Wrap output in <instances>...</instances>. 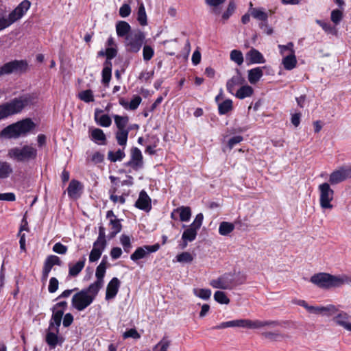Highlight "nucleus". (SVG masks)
<instances>
[{"label":"nucleus","mask_w":351,"mask_h":351,"mask_svg":"<svg viewBox=\"0 0 351 351\" xmlns=\"http://www.w3.org/2000/svg\"><path fill=\"white\" fill-rule=\"evenodd\" d=\"M236 72L237 74L232 76L226 83L227 90L231 94H234L236 86L242 85L245 82L241 71L239 69H236Z\"/></svg>","instance_id":"obj_19"},{"label":"nucleus","mask_w":351,"mask_h":351,"mask_svg":"<svg viewBox=\"0 0 351 351\" xmlns=\"http://www.w3.org/2000/svg\"><path fill=\"white\" fill-rule=\"evenodd\" d=\"M67 247L60 242L56 243L53 246V251L59 254H65L67 252Z\"/></svg>","instance_id":"obj_62"},{"label":"nucleus","mask_w":351,"mask_h":351,"mask_svg":"<svg viewBox=\"0 0 351 351\" xmlns=\"http://www.w3.org/2000/svg\"><path fill=\"white\" fill-rule=\"evenodd\" d=\"M330 184L328 182H324L318 186L320 207L324 210L333 208L331 202L334 199L335 191Z\"/></svg>","instance_id":"obj_9"},{"label":"nucleus","mask_w":351,"mask_h":351,"mask_svg":"<svg viewBox=\"0 0 351 351\" xmlns=\"http://www.w3.org/2000/svg\"><path fill=\"white\" fill-rule=\"evenodd\" d=\"M145 38V34L141 30H134L130 32L125 38L126 50L131 53L138 52L143 44Z\"/></svg>","instance_id":"obj_8"},{"label":"nucleus","mask_w":351,"mask_h":351,"mask_svg":"<svg viewBox=\"0 0 351 351\" xmlns=\"http://www.w3.org/2000/svg\"><path fill=\"white\" fill-rule=\"evenodd\" d=\"M251 16L260 21L259 27L263 29V27H267L268 14L263 8H255L249 9Z\"/></svg>","instance_id":"obj_16"},{"label":"nucleus","mask_w":351,"mask_h":351,"mask_svg":"<svg viewBox=\"0 0 351 351\" xmlns=\"http://www.w3.org/2000/svg\"><path fill=\"white\" fill-rule=\"evenodd\" d=\"M78 97L84 102L88 103L94 101L93 91L90 89L83 90L78 95Z\"/></svg>","instance_id":"obj_51"},{"label":"nucleus","mask_w":351,"mask_h":351,"mask_svg":"<svg viewBox=\"0 0 351 351\" xmlns=\"http://www.w3.org/2000/svg\"><path fill=\"white\" fill-rule=\"evenodd\" d=\"M226 0H205L206 3L213 7V12L215 14H219V10L217 7L221 4H223Z\"/></svg>","instance_id":"obj_54"},{"label":"nucleus","mask_w":351,"mask_h":351,"mask_svg":"<svg viewBox=\"0 0 351 351\" xmlns=\"http://www.w3.org/2000/svg\"><path fill=\"white\" fill-rule=\"evenodd\" d=\"M58 334L56 330H49L47 332L45 341L47 343L52 347L55 348L58 344Z\"/></svg>","instance_id":"obj_43"},{"label":"nucleus","mask_w":351,"mask_h":351,"mask_svg":"<svg viewBox=\"0 0 351 351\" xmlns=\"http://www.w3.org/2000/svg\"><path fill=\"white\" fill-rule=\"evenodd\" d=\"M339 311V309L334 304L324 306H313L311 313L322 315L324 316H332Z\"/></svg>","instance_id":"obj_17"},{"label":"nucleus","mask_w":351,"mask_h":351,"mask_svg":"<svg viewBox=\"0 0 351 351\" xmlns=\"http://www.w3.org/2000/svg\"><path fill=\"white\" fill-rule=\"evenodd\" d=\"M236 3L234 0H230L226 10L222 14V19L227 21L230 16L234 12Z\"/></svg>","instance_id":"obj_50"},{"label":"nucleus","mask_w":351,"mask_h":351,"mask_svg":"<svg viewBox=\"0 0 351 351\" xmlns=\"http://www.w3.org/2000/svg\"><path fill=\"white\" fill-rule=\"evenodd\" d=\"M137 20L138 23L144 26L147 23V14L145 9L144 4L141 3L138 6V13H137Z\"/></svg>","instance_id":"obj_45"},{"label":"nucleus","mask_w":351,"mask_h":351,"mask_svg":"<svg viewBox=\"0 0 351 351\" xmlns=\"http://www.w3.org/2000/svg\"><path fill=\"white\" fill-rule=\"evenodd\" d=\"M343 18V12L339 10H334L331 12V21L336 25L339 24Z\"/></svg>","instance_id":"obj_57"},{"label":"nucleus","mask_w":351,"mask_h":351,"mask_svg":"<svg viewBox=\"0 0 351 351\" xmlns=\"http://www.w3.org/2000/svg\"><path fill=\"white\" fill-rule=\"evenodd\" d=\"M214 299L219 304H228L230 303V299L227 297L226 293L221 291H217L214 293Z\"/></svg>","instance_id":"obj_49"},{"label":"nucleus","mask_w":351,"mask_h":351,"mask_svg":"<svg viewBox=\"0 0 351 351\" xmlns=\"http://www.w3.org/2000/svg\"><path fill=\"white\" fill-rule=\"evenodd\" d=\"M154 54V49L149 45H145L143 49V56L145 61L150 60Z\"/></svg>","instance_id":"obj_55"},{"label":"nucleus","mask_w":351,"mask_h":351,"mask_svg":"<svg viewBox=\"0 0 351 351\" xmlns=\"http://www.w3.org/2000/svg\"><path fill=\"white\" fill-rule=\"evenodd\" d=\"M112 76V62L105 61L104 64V69L102 70V83L108 86Z\"/></svg>","instance_id":"obj_29"},{"label":"nucleus","mask_w":351,"mask_h":351,"mask_svg":"<svg viewBox=\"0 0 351 351\" xmlns=\"http://www.w3.org/2000/svg\"><path fill=\"white\" fill-rule=\"evenodd\" d=\"M30 5L28 0H24L9 14L8 17L0 18V31L20 19L29 10Z\"/></svg>","instance_id":"obj_7"},{"label":"nucleus","mask_w":351,"mask_h":351,"mask_svg":"<svg viewBox=\"0 0 351 351\" xmlns=\"http://www.w3.org/2000/svg\"><path fill=\"white\" fill-rule=\"evenodd\" d=\"M110 226L111 232H110L108 237L109 239L114 238L119 232H121L122 225L119 219H112L109 221Z\"/></svg>","instance_id":"obj_35"},{"label":"nucleus","mask_w":351,"mask_h":351,"mask_svg":"<svg viewBox=\"0 0 351 351\" xmlns=\"http://www.w3.org/2000/svg\"><path fill=\"white\" fill-rule=\"evenodd\" d=\"M53 314L49 322V330H56V333H59V327L61 324L62 316L64 315L63 310L52 311Z\"/></svg>","instance_id":"obj_23"},{"label":"nucleus","mask_w":351,"mask_h":351,"mask_svg":"<svg viewBox=\"0 0 351 351\" xmlns=\"http://www.w3.org/2000/svg\"><path fill=\"white\" fill-rule=\"evenodd\" d=\"M99 291L89 285L74 294L72 297V306L78 311H82L95 300Z\"/></svg>","instance_id":"obj_5"},{"label":"nucleus","mask_w":351,"mask_h":351,"mask_svg":"<svg viewBox=\"0 0 351 351\" xmlns=\"http://www.w3.org/2000/svg\"><path fill=\"white\" fill-rule=\"evenodd\" d=\"M254 89L249 85L242 86L235 93L236 97L243 99L253 95Z\"/></svg>","instance_id":"obj_36"},{"label":"nucleus","mask_w":351,"mask_h":351,"mask_svg":"<svg viewBox=\"0 0 351 351\" xmlns=\"http://www.w3.org/2000/svg\"><path fill=\"white\" fill-rule=\"evenodd\" d=\"M174 212L179 213L182 221H188L191 216V210L189 206H180L174 209Z\"/></svg>","instance_id":"obj_38"},{"label":"nucleus","mask_w":351,"mask_h":351,"mask_svg":"<svg viewBox=\"0 0 351 351\" xmlns=\"http://www.w3.org/2000/svg\"><path fill=\"white\" fill-rule=\"evenodd\" d=\"M125 156L124 148L119 149L117 152L109 151L108 152V159L113 162L121 161Z\"/></svg>","instance_id":"obj_40"},{"label":"nucleus","mask_w":351,"mask_h":351,"mask_svg":"<svg viewBox=\"0 0 351 351\" xmlns=\"http://www.w3.org/2000/svg\"><path fill=\"white\" fill-rule=\"evenodd\" d=\"M36 125L30 119H25L11 124L0 132V137L7 139L25 136L34 129Z\"/></svg>","instance_id":"obj_4"},{"label":"nucleus","mask_w":351,"mask_h":351,"mask_svg":"<svg viewBox=\"0 0 351 351\" xmlns=\"http://www.w3.org/2000/svg\"><path fill=\"white\" fill-rule=\"evenodd\" d=\"M262 335L266 339L272 341H278L279 338L283 337V335L282 334L277 332H265Z\"/></svg>","instance_id":"obj_60"},{"label":"nucleus","mask_w":351,"mask_h":351,"mask_svg":"<svg viewBox=\"0 0 351 351\" xmlns=\"http://www.w3.org/2000/svg\"><path fill=\"white\" fill-rule=\"evenodd\" d=\"M219 113L225 114L232 109V101L230 99H226L219 104Z\"/></svg>","instance_id":"obj_48"},{"label":"nucleus","mask_w":351,"mask_h":351,"mask_svg":"<svg viewBox=\"0 0 351 351\" xmlns=\"http://www.w3.org/2000/svg\"><path fill=\"white\" fill-rule=\"evenodd\" d=\"M130 13L131 8L128 4H123L119 9V15L123 18L128 16L130 14Z\"/></svg>","instance_id":"obj_63"},{"label":"nucleus","mask_w":351,"mask_h":351,"mask_svg":"<svg viewBox=\"0 0 351 351\" xmlns=\"http://www.w3.org/2000/svg\"><path fill=\"white\" fill-rule=\"evenodd\" d=\"M123 336L124 339H127V338H130V337H132L133 339L140 338V335L138 334L137 330L134 328H131V329L125 331L123 333Z\"/></svg>","instance_id":"obj_64"},{"label":"nucleus","mask_w":351,"mask_h":351,"mask_svg":"<svg viewBox=\"0 0 351 351\" xmlns=\"http://www.w3.org/2000/svg\"><path fill=\"white\" fill-rule=\"evenodd\" d=\"M114 123L118 128V130H128L126 129L127 124L128 123V117L114 115Z\"/></svg>","instance_id":"obj_41"},{"label":"nucleus","mask_w":351,"mask_h":351,"mask_svg":"<svg viewBox=\"0 0 351 351\" xmlns=\"http://www.w3.org/2000/svg\"><path fill=\"white\" fill-rule=\"evenodd\" d=\"M106 244L95 241L93 247L89 254V261L95 262L99 259L103 251L105 250Z\"/></svg>","instance_id":"obj_26"},{"label":"nucleus","mask_w":351,"mask_h":351,"mask_svg":"<svg viewBox=\"0 0 351 351\" xmlns=\"http://www.w3.org/2000/svg\"><path fill=\"white\" fill-rule=\"evenodd\" d=\"M310 282L320 289L328 290L341 287L345 285H351V276L346 274L337 276L320 272L313 275Z\"/></svg>","instance_id":"obj_1"},{"label":"nucleus","mask_w":351,"mask_h":351,"mask_svg":"<svg viewBox=\"0 0 351 351\" xmlns=\"http://www.w3.org/2000/svg\"><path fill=\"white\" fill-rule=\"evenodd\" d=\"M33 99L31 95L26 94L0 105V120L21 112L25 107L33 104Z\"/></svg>","instance_id":"obj_3"},{"label":"nucleus","mask_w":351,"mask_h":351,"mask_svg":"<svg viewBox=\"0 0 351 351\" xmlns=\"http://www.w3.org/2000/svg\"><path fill=\"white\" fill-rule=\"evenodd\" d=\"M91 139L96 143L100 145L106 144V137L103 130L99 128H95L91 130Z\"/></svg>","instance_id":"obj_31"},{"label":"nucleus","mask_w":351,"mask_h":351,"mask_svg":"<svg viewBox=\"0 0 351 351\" xmlns=\"http://www.w3.org/2000/svg\"><path fill=\"white\" fill-rule=\"evenodd\" d=\"M348 179H351V165H342L331 172L328 183L336 185Z\"/></svg>","instance_id":"obj_10"},{"label":"nucleus","mask_w":351,"mask_h":351,"mask_svg":"<svg viewBox=\"0 0 351 351\" xmlns=\"http://www.w3.org/2000/svg\"><path fill=\"white\" fill-rule=\"evenodd\" d=\"M102 110L99 109H96L95 112V119L97 123H98L102 127H109L112 123V120L108 114H104L101 116L99 118L98 115L99 113H101Z\"/></svg>","instance_id":"obj_33"},{"label":"nucleus","mask_w":351,"mask_h":351,"mask_svg":"<svg viewBox=\"0 0 351 351\" xmlns=\"http://www.w3.org/2000/svg\"><path fill=\"white\" fill-rule=\"evenodd\" d=\"M120 287V280L114 277L108 284L106 292V300H109L114 298Z\"/></svg>","instance_id":"obj_22"},{"label":"nucleus","mask_w":351,"mask_h":351,"mask_svg":"<svg viewBox=\"0 0 351 351\" xmlns=\"http://www.w3.org/2000/svg\"><path fill=\"white\" fill-rule=\"evenodd\" d=\"M129 130H117L115 138L120 146L125 147L127 144Z\"/></svg>","instance_id":"obj_42"},{"label":"nucleus","mask_w":351,"mask_h":351,"mask_svg":"<svg viewBox=\"0 0 351 351\" xmlns=\"http://www.w3.org/2000/svg\"><path fill=\"white\" fill-rule=\"evenodd\" d=\"M280 325L278 321H261L258 319L251 320L248 319H234L225 322L213 327L214 330H220L229 327H239L250 329H258L265 326L276 327Z\"/></svg>","instance_id":"obj_2"},{"label":"nucleus","mask_w":351,"mask_h":351,"mask_svg":"<svg viewBox=\"0 0 351 351\" xmlns=\"http://www.w3.org/2000/svg\"><path fill=\"white\" fill-rule=\"evenodd\" d=\"M193 291L195 296L205 300H208L211 296V291L208 289L195 288Z\"/></svg>","instance_id":"obj_46"},{"label":"nucleus","mask_w":351,"mask_h":351,"mask_svg":"<svg viewBox=\"0 0 351 351\" xmlns=\"http://www.w3.org/2000/svg\"><path fill=\"white\" fill-rule=\"evenodd\" d=\"M120 242L123 247L124 251L128 253L132 248L130 237L125 234H122L120 237Z\"/></svg>","instance_id":"obj_53"},{"label":"nucleus","mask_w":351,"mask_h":351,"mask_svg":"<svg viewBox=\"0 0 351 351\" xmlns=\"http://www.w3.org/2000/svg\"><path fill=\"white\" fill-rule=\"evenodd\" d=\"M210 286L215 289L231 290L233 289L231 273H226L217 279L210 282Z\"/></svg>","instance_id":"obj_12"},{"label":"nucleus","mask_w":351,"mask_h":351,"mask_svg":"<svg viewBox=\"0 0 351 351\" xmlns=\"http://www.w3.org/2000/svg\"><path fill=\"white\" fill-rule=\"evenodd\" d=\"M13 169L10 163L5 161H0V179L8 178Z\"/></svg>","instance_id":"obj_37"},{"label":"nucleus","mask_w":351,"mask_h":351,"mask_svg":"<svg viewBox=\"0 0 351 351\" xmlns=\"http://www.w3.org/2000/svg\"><path fill=\"white\" fill-rule=\"evenodd\" d=\"M160 245L158 243H156L152 245H144L143 247H139L133 254H131L130 258L134 261H136L145 258L149 253L158 251Z\"/></svg>","instance_id":"obj_13"},{"label":"nucleus","mask_w":351,"mask_h":351,"mask_svg":"<svg viewBox=\"0 0 351 351\" xmlns=\"http://www.w3.org/2000/svg\"><path fill=\"white\" fill-rule=\"evenodd\" d=\"M142 98L139 95H134L133 99L128 104V110H135L141 103Z\"/></svg>","instance_id":"obj_58"},{"label":"nucleus","mask_w":351,"mask_h":351,"mask_svg":"<svg viewBox=\"0 0 351 351\" xmlns=\"http://www.w3.org/2000/svg\"><path fill=\"white\" fill-rule=\"evenodd\" d=\"M86 262L85 256H83L80 261H78L75 264L71 265L69 264V274L71 276H77L80 271L83 269Z\"/></svg>","instance_id":"obj_30"},{"label":"nucleus","mask_w":351,"mask_h":351,"mask_svg":"<svg viewBox=\"0 0 351 351\" xmlns=\"http://www.w3.org/2000/svg\"><path fill=\"white\" fill-rule=\"evenodd\" d=\"M282 64L286 70H292L296 66L297 60L295 52L290 53L289 55L285 56L282 59Z\"/></svg>","instance_id":"obj_32"},{"label":"nucleus","mask_w":351,"mask_h":351,"mask_svg":"<svg viewBox=\"0 0 351 351\" xmlns=\"http://www.w3.org/2000/svg\"><path fill=\"white\" fill-rule=\"evenodd\" d=\"M197 229L195 228L192 226H189L182 233V239L183 243L182 244V248L184 249L187 246L188 242L193 241L197 234Z\"/></svg>","instance_id":"obj_24"},{"label":"nucleus","mask_w":351,"mask_h":351,"mask_svg":"<svg viewBox=\"0 0 351 351\" xmlns=\"http://www.w3.org/2000/svg\"><path fill=\"white\" fill-rule=\"evenodd\" d=\"M106 266H104V263H100L96 269L95 276L97 278V280L95 282L90 285L99 291L104 284V277L106 274Z\"/></svg>","instance_id":"obj_25"},{"label":"nucleus","mask_w":351,"mask_h":351,"mask_svg":"<svg viewBox=\"0 0 351 351\" xmlns=\"http://www.w3.org/2000/svg\"><path fill=\"white\" fill-rule=\"evenodd\" d=\"M230 58L232 61L238 65H241L243 62V56L240 50L233 49L230 51Z\"/></svg>","instance_id":"obj_47"},{"label":"nucleus","mask_w":351,"mask_h":351,"mask_svg":"<svg viewBox=\"0 0 351 351\" xmlns=\"http://www.w3.org/2000/svg\"><path fill=\"white\" fill-rule=\"evenodd\" d=\"M264 67H256L248 70V81L251 84H256L263 75Z\"/></svg>","instance_id":"obj_28"},{"label":"nucleus","mask_w":351,"mask_h":351,"mask_svg":"<svg viewBox=\"0 0 351 351\" xmlns=\"http://www.w3.org/2000/svg\"><path fill=\"white\" fill-rule=\"evenodd\" d=\"M332 320L339 326L343 327L345 330L351 332V315L343 311H339Z\"/></svg>","instance_id":"obj_15"},{"label":"nucleus","mask_w":351,"mask_h":351,"mask_svg":"<svg viewBox=\"0 0 351 351\" xmlns=\"http://www.w3.org/2000/svg\"><path fill=\"white\" fill-rule=\"evenodd\" d=\"M135 206L138 209L148 212L152 208L151 199L145 191H141L136 202Z\"/></svg>","instance_id":"obj_20"},{"label":"nucleus","mask_w":351,"mask_h":351,"mask_svg":"<svg viewBox=\"0 0 351 351\" xmlns=\"http://www.w3.org/2000/svg\"><path fill=\"white\" fill-rule=\"evenodd\" d=\"M8 156L17 162H29L36 159L38 151L32 145H25L21 147H15L10 149Z\"/></svg>","instance_id":"obj_6"},{"label":"nucleus","mask_w":351,"mask_h":351,"mask_svg":"<svg viewBox=\"0 0 351 351\" xmlns=\"http://www.w3.org/2000/svg\"><path fill=\"white\" fill-rule=\"evenodd\" d=\"M59 282L58 279L55 277H52L49 280V283L48 286V291L49 293H54L58 289Z\"/></svg>","instance_id":"obj_61"},{"label":"nucleus","mask_w":351,"mask_h":351,"mask_svg":"<svg viewBox=\"0 0 351 351\" xmlns=\"http://www.w3.org/2000/svg\"><path fill=\"white\" fill-rule=\"evenodd\" d=\"M246 60L249 61V64H260L265 62V59L262 53L254 48L250 49L246 53Z\"/></svg>","instance_id":"obj_27"},{"label":"nucleus","mask_w":351,"mask_h":351,"mask_svg":"<svg viewBox=\"0 0 351 351\" xmlns=\"http://www.w3.org/2000/svg\"><path fill=\"white\" fill-rule=\"evenodd\" d=\"M82 190V184L80 181L73 179L70 182L67 188L68 195L71 198L77 199L80 197Z\"/></svg>","instance_id":"obj_21"},{"label":"nucleus","mask_w":351,"mask_h":351,"mask_svg":"<svg viewBox=\"0 0 351 351\" xmlns=\"http://www.w3.org/2000/svg\"><path fill=\"white\" fill-rule=\"evenodd\" d=\"M316 23L319 25L326 33L332 35H335L337 34L336 28L330 24L325 23L321 20H316Z\"/></svg>","instance_id":"obj_52"},{"label":"nucleus","mask_w":351,"mask_h":351,"mask_svg":"<svg viewBox=\"0 0 351 351\" xmlns=\"http://www.w3.org/2000/svg\"><path fill=\"white\" fill-rule=\"evenodd\" d=\"M231 279L233 288L237 286L243 285L246 280V276L242 273H231Z\"/></svg>","instance_id":"obj_44"},{"label":"nucleus","mask_w":351,"mask_h":351,"mask_svg":"<svg viewBox=\"0 0 351 351\" xmlns=\"http://www.w3.org/2000/svg\"><path fill=\"white\" fill-rule=\"evenodd\" d=\"M170 346V341L163 337L154 347L155 349L159 348L158 351H167Z\"/></svg>","instance_id":"obj_59"},{"label":"nucleus","mask_w":351,"mask_h":351,"mask_svg":"<svg viewBox=\"0 0 351 351\" xmlns=\"http://www.w3.org/2000/svg\"><path fill=\"white\" fill-rule=\"evenodd\" d=\"M116 31L118 36L126 37L130 33V25L125 21H119L116 25Z\"/></svg>","instance_id":"obj_34"},{"label":"nucleus","mask_w":351,"mask_h":351,"mask_svg":"<svg viewBox=\"0 0 351 351\" xmlns=\"http://www.w3.org/2000/svg\"><path fill=\"white\" fill-rule=\"evenodd\" d=\"M177 261L180 263H191L193 260V256L187 252H182L176 256Z\"/></svg>","instance_id":"obj_56"},{"label":"nucleus","mask_w":351,"mask_h":351,"mask_svg":"<svg viewBox=\"0 0 351 351\" xmlns=\"http://www.w3.org/2000/svg\"><path fill=\"white\" fill-rule=\"evenodd\" d=\"M234 229V225L230 222L222 221L219 226V233L222 236H227Z\"/></svg>","instance_id":"obj_39"},{"label":"nucleus","mask_w":351,"mask_h":351,"mask_svg":"<svg viewBox=\"0 0 351 351\" xmlns=\"http://www.w3.org/2000/svg\"><path fill=\"white\" fill-rule=\"evenodd\" d=\"M126 165L132 167L135 170L142 167L143 156L138 148L133 147L131 149V159L126 163Z\"/></svg>","instance_id":"obj_18"},{"label":"nucleus","mask_w":351,"mask_h":351,"mask_svg":"<svg viewBox=\"0 0 351 351\" xmlns=\"http://www.w3.org/2000/svg\"><path fill=\"white\" fill-rule=\"evenodd\" d=\"M28 64L25 60H13L4 64L0 67V77L9 75L13 72L25 71Z\"/></svg>","instance_id":"obj_11"},{"label":"nucleus","mask_w":351,"mask_h":351,"mask_svg":"<svg viewBox=\"0 0 351 351\" xmlns=\"http://www.w3.org/2000/svg\"><path fill=\"white\" fill-rule=\"evenodd\" d=\"M62 265L60 258L56 255H49L47 257L43 269L42 279L46 280L49 276V274L54 265Z\"/></svg>","instance_id":"obj_14"}]
</instances>
